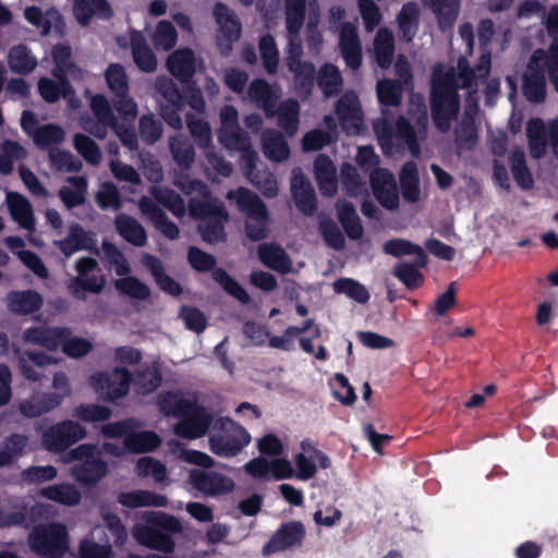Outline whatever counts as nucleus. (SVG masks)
<instances>
[{
  "label": "nucleus",
  "instance_id": "64",
  "mask_svg": "<svg viewBox=\"0 0 558 558\" xmlns=\"http://www.w3.org/2000/svg\"><path fill=\"white\" fill-rule=\"evenodd\" d=\"M162 381L160 369L156 365L146 366L135 373L134 383L144 393L155 391Z\"/></svg>",
  "mask_w": 558,
  "mask_h": 558
},
{
  "label": "nucleus",
  "instance_id": "29",
  "mask_svg": "<svg viewBox=\"0 0 558 558\" xmlns=\"http://www.w3.org/2000/svg\"><path fill=\"white\" fill-rule=\"evenodd\" d=\"M108 472L107 463L100 458L85 460L71 469V475L76 482L85 486L98 483Z\"/></svg>",
  "mask_w": 558,
  "mask_h": 558
},
{
  "label": "nucleus",
  "instance_id": "5",
  "mask_svg": "<svg viewBox=\"0 0 558 558\" xmlns=\"http://www.w3.org/2000/svg\"><path fill=\"white\" fill-rule=\"evenodd\" d=\"M228 197L234 198L238 209L247 217L244 225L247 239L257 242L267 238L269 213L263 199L246 187L230 192Z\"/></svg>",
  "mask_w": 558,
  "mask_h": 558
},
{
  "label": "nucleus",
  "instance_id": "54",
  "mask_svg": "<svg viewBox=\"0 0 558 558\" xmlns=\"http://www.w3.org/2000/svg\"><path fill=\"white\" fill-rule=\"evenodd\" d=\"M258 49L263 65L268 74H275L279 64V50L271 34H265L259 38Z\"/></svg>",
  "mask_w": 558,
  "mask_h": 558
},
{
  "label": "nucleus",
  "instance_id": "50",
  "mask_svg": "<svg viewBox=\"0 0 558 558\" xmlns=\"http://www.w3.org/2000/svg\"><path fill=\"white\" fill-rule=\"evenodd\" d=\"M106 284V280L102 276H85V277H74L70 284L71 294L81 301L86 300L85 292L99 294Z\"/></svg>",
  "mask_w": 558,
  "mask_h": 558
},
{
  "label": "nucleus",
  "instance_id": "34",
  "mask_svg": "<svg viewBox=\"0 0 558 558\" xmlns=\"http://www.w3.org/2000/svg\"><path fill=\"white\" fill-rule=\"evenodd\" d=\"M259 260L268 268L288 272L291 267V260L284 250L274 243H264L257 250Z\"/></svg>",
  "mask_w": 558,
  "mask_h": 558
},
{
  "label": "nucleus",
  "instance_id": "12",
  "mask_svg": "<svg viewBox=\"0 0 558 558\" xmlns=\"http://www.w3.org/2000/svg\"><path fill=\"white\" fill-rule=\"evenodd\" d=\"M92 380L96 391L107 401H114L128 395L133 377L128 368L116 367L111 373H97Z\"/></svg>",
  "mask_w": 558,
  "mask_h": 558
},
{
  "label": "nucleus",
  "instance_id": "51",
  "mask_svg": "<svg viewBox=\"0 0 558 558\" xmlns=\"http://www.w3.org/2000/svg\"><path fill=\"white\" fill-rule=\"evenodd\" d=\"M333 291L337 294H345L351 300L365 304L369 301L371 294L367 288L352 278H340L332 283Z\"/></svg>",
  "mask_w": 558,
  "mask_h": 558
},
{
  "label": "nucleus",
  "instance_id": "39",
  "mask_svg": "<svg viewBox=\"0 0 558 558\" xmlns=\"http://www.w3.org/2000/svg\"><path fill=\"white\" fill-rule=\"evenodd\" d=\"M338 220L345 234L351 240H360L363 235V226L355 207L351 202L343 201L337 205Z\"/></svg>",
  "mask_w": 558,
  "mask_h": 558
},
{
  "label": "nucleus",
  "instance_id": "15",
  "mask_svg": "<svg viewBox=\"0 0 558 558\" xmlns=\"http://www.w3.org/2000/svg\"><path fill=\"white\" fill-rule=\"evenodd\" d=\"M306 535L305 526L301 521L282 523L263 546L262 554L270 556L284 551L294 546H301Z\"/></svg>",
  "mask_w": 558,
  "mask_h": 558
},
{
  "label": "nucleus",
  "instance_id": "57",
  "mask_svg": "<svg viewBox=\"0 0 558 558\" xmlns=\"http://www.w3.org/2000/svg\"><path fill=\"white\" fill-rule=\"evenodd\" d=\"M170 151L174 161L181 169H190L194 162L195 150L193 145L182 136H177L170 141Z\"/></svg>",
  "mask_w": 558,
  "mask_h": 558
},
{
  "label": "nucleus",
  "instance_id": "27",
  "mask_svg": "<svg viewBox=\"0 0 558 558\" xmlns=\"http://www.w3.org/2000/svg\"><path fill=\"white\" fill-rule=\"evenodd\" d=\"M314 174L320 193L331 196L337 190V170L326 154H319L314 160Z\"/></svg>",
  "mask_w": 558,
  "mask_h": 558
},
{
  "label": "nucleus",
  "instance_id": "25",
  "mask_svg": "<svg viewBox=\"0 0 558 558\" xmlns=\"http://www.w3.org/2000/svg\"><path fill=\"white\" fill-rule=\"evenodd\" d=\"M142 262L161 291L171 296H180L182 294V286L166 274L163 264L157 256L144 254Z\"/></svg>",
  "mask_w": 558,
  "mask_h": 558
},
{
  "label": "nucleus",
  "instance_id": "53",
  "mask_svg": "<svg viewBox=\"0 0 558 558\" xmlns=\"http://www.w3.org/2000/svg\"><path fill=\"white\" fill-rule=\"evenodd\" d=\"M114 288L123 295L140 301H146L150 296V289L134 276H126L114 281Z\"/></svg>",
  "mask_w": 558,
  "mask_h": 558
},
{
  "label": "nucleus",
  "instance_id": "35",
  "mask_svg": "<svg viewBox=\"0 0 558 558\" xmlns=\"http://www.w3.org/2000/svg\"><path fill=\"white\" fill-rule=\"evenodd\" d=\"M526 137L531 157L542 158L546 154L547 147V133L542 119L532 118L527 121Z\"/></svg>",
  "mask_w": 558,
  "mask_h": 558
},
{
  "label": "nucleus",
  "instance_id": "38",
  "mask_svg": "<svg viewBox=\"0 0 558 558\" xmlns=\"http://www.w3.org/2000/svg\"><path fill=\"white\" fill-rule=\"evenodd\" d=\"M62 400L63 395L59 392L44 393L40 397L23 402L21 404V412L27 417H37L59 407Z\"/></svg>",
  "mask_w": 558,
  "mask_h": 558
},
{
  "label": "nucleus",
  "instance_id": "52",
  "mask_svg": "<svg viewBox=\"0 0 558 558\" xmlns=\"http://www.w3.org/2000/svg\"><path fill=\"white\" fill-rule=\"evenodd\" d=\"M299 102L294 99L286 100L278 109V125L290 136L299 129Z\"/></svg>",
  "mask_w": 558,
  "mask_h": 558
},
{
  "label": "nucleus",
  "instance_id": "36",
  "mask_svg": "<svg viewBox=\"0 0 558 558\" xmlns=\"http://www.w3.org/2000/svg\"><path fill=\"white\" fill-rule=\"evenodd\" d=\"M375 60L379 68L387 70L391 66L395 53V39L388 28H379L374 39Z\"/></svg>",
  "mask_w": 558,
  "mask_h": 558
},
{
  "label": "nucleus",
  "instance_id": "8",
  "mask_svg": "<svg viewBox=\"0 0 558 558\" xmlns=\"http://www.w3.org/2000/svg\"><path fill=\"white\" fill-rule=\"evenodd\" d=\"M28 543L37 556L62 558L69 548V533L62 523L40 525L29 534Z\"/></svg>",
  "mask_w": 558,
  "mask_h": 558
},
{
  "label": "nucleus",
  "instance_id": "2",
  "mask_svg": "<svg viewBox=\"0 0 558 558\" xmlns=\"http://www.w3.org/2000/svg\"><path fill=\"white\" fill-rule=\"evenodd\" d=\"M429 106L435 128L441 133L448 132L460 110L459 86L453 69L433 74Z\"/></svg>",
  "mask_w": 558,
  "mask_h": 558
},
{
  "label": "nucleus",
  "instance_id": "63",
  "mask_svg": "<svg viewBox=\"0 0 558 558\" xmlns=\"http://www.w3.org/2000/svg\"><path fill=\"white\" fill-rule=\"evenodd\" d=\"M98 207L102 210L112 208L119 210L122 207L121 194L114 183L107 181L95 195Z\"/></svg>",
  "mask_w": 558,
  "mask_h": 558
},
{
  "label": "nucleus",
  "instance_id": "49",
  "mask_svg": "<svg viewBox=\"0 0 558 558\" xmlns=\"http://www.w3.org/2000/svg\"><path fill=\"white\" fill-rule=\"evenodd\" d=\"M68 181L75 187V190L63 186L59 191V197L66 208L72 209L84 204L85 193L87 191V180L84 177H70Z\"/></svg>",
  "mask_w": 558,
  "mask_h": 558
},
{
  "label": "nucleus",
  "instance_id": "44",
  "mask_svg": "<svg viewBox=\"0 0 558 558\" xmlns=\"http://www.w3.org/2000/svg\"><path fill=\"white\" fill-rule=\"evenodd\" d=\"M335 111L342 125L361 120V104L355 92L347 90L342 94L336 102Z\"/></svg>",
  "mask_w": 558,
  "mask_h": 558
},
{
  "label": "nucleus",
  "instance_id": "11",
  "mask_svg": "<svg viewBox=\"0 0 558 558\" xmlns=\"http://www.w3.org/2000/svg\"><path fill=\"white\" fill-rule=\"evenodd\" d=\"M86 429L80 423L66 420L57 423L43 434V444L52 452H62L73 444L85 438Z\"/></svg>",
  "mask_w": 558,
  "mask_h": 558
},
{
  "label": "nucleus",
  "instance_id": "61",
  "mask_svg": "<svg viewBox=\"0 0 558 558\" xmlns=\"http://www.w3.org/2000/svg\"><path fill=\"white\" fill-rule=\"evenodd\" d=\"M105 78L113 96L129 93V81L124 68L120 63H110Z\"/></svg>",
  "mask_w": 558,
  "mask_h": 558
},
{
  "label": "nucleus",
  "instance_id": "16",
  "mask_svg": "<svg viewBox=\"0 0 558 558\" xmlns=\"http://www.w3.org/2000/svg\"><path fill=\"white\" fill-rule=\"evenodd\" d=\"M213 14L217 25L219 26L220 33L226 39V44L218 41L217 45L221 52L227 56L232 49V44L238 41L241 37V22L234 12L222 2H217L214 5Z\"/></svg>",
  "mask_w": 558,
  "mask_h": 558
},
{
  "label": "nucleus",
  "instance_id": "43",
  "mask_svg": "<svg viewBox=\"0 0 558 558\" xmlns=\"http://www.w3.org/2000/svg\"><path fill=\"white\" fill-rule=\"evenodd\" d=\"M317 85L327 98L338 95L343 85L339 69L332 63L323 64L318 71Z\"/></svg>",
  "mask_w": 558,
  "mask_h": 558
},
{
  "label": "nucleus",
  "instance_id": "40",
  "mask_svg": "<svg viewBox=\"0 0 558 558\" xmlns=\"http://www.w3.org/2000/svg\"><path fill=\"white\" fill-rule=\"evenodd\" d=\"M160 444V437L151 430L130 433L123 440L125 450L133 453L151 452Z\"/></svg>",
  "mask_w": 558,
  "mask_h": 558
},
{
  "label": "nucleus",
  "instance_id": "4",
  "mask_svg": "<svg viewBox=\"0 0 558 558\" xmlns=\"http://www.w3.org/2000/svg\"><path fill=\"white\" fill-rule=\"evenodd\" d=\"M23 340L49 351L61 348L62 352L72 359L83 357L93 350V343L89 340L72 336L68 327L33 326L23 331Z\"/></svg>",
  "mask_w": 558,
  "mask_h": 558
},
{
  "label": "nucleus",
  "instance_id": "46",
  "mask_svg": "<svg viewBox=\"0 0 558 558\" xmlns=\"http://www.w3.org/2000/svg\"><path fill=\"white\" fill-rule=\"evenodd\" d=\"M286 28L289 35L298 36L306 15V0H284Z\"/></svg>",
  "mask_w": 558,
  "mask_h": 558
},
{
  "label": "nucleus",
  "instance_id": "62",
  "mask_svg": "<svg viewBox=\"0 0 558 558\" xmlns=\"http://www.w3.org/2000/svg\"><path fill=\"white\" fill-rule=\"evenodd\" d=\"M49 159L51 167L58 171L78 172L83 167L82 161L68 150L50 148Z\"/></svg>",
  "mask_w": 558,
  "mask_h": 558
},
{
  "label": "nucleus",
  "instance_id": "6",
  "mask_svg": "<svg viewBox=\"0 0 558 558\" xmlns=\"http://www.w3.org/2000/svg\"><path fill=\"white\" fill-rule=\"evenodd\" d=\"M172 413L180 421L174 433L184 439H197L206 435L211 423V413L195 400L179 398L174 401Z\"/></svg>",
  "mask_w": 558,
  "mask_h": 558
},
{
  "label": "nucleus",
  "instance_id": "14",
  "mask_svg": "<svg viewBox=\"0 0 558 558\" xmlns=\"http://www.w3.org/2000/svg\"><path fill=\"white\" fill-rule=\"evenodd\" d=\"M522 95L531 104H543L547 97V77L536 56H531L522 73Z\"/></svg>",
  "mask_w": 558,
  "mask_h": 558
},
{
  "label": "nucleus",
  "instance_id": "19",
  "mask_svg": "<svg viewBox=\"0 0 558 558\" xmlns=\"http://www.w3.org/2000/svg\"><path fill=\"white\" fill-rule=\"evenodd\" d=\"M339 48L347 66L353 71L359 70L363 60L362 46L357 29L350 22H344L341 25Z\"/></svg>",
  "mask_w": 558,
  "mask_h": 558
},
{
  "label": "nucleus",
  "instance_id": "17",
  "mask_svg": "<svg viewBox=\"0 0 558 558\" xmlns=\"http://www.w3.org/2000/svg\"><path fill=\"white\" fill-rule=\"evenodd\" d=\"M371 187L375 198L386 209L399 207L398 186L393 174L388 169H377L369 175Z\"/></svg>",
  "mask_w": 558,
  "mask_h": 558
},
{
  "label": "nucleus",
  "instance_id": "47",
  "mask_svg": "<svg viewBox=\"0 0 558 558\" xmlns=\"http://www.w3.org/2000/svg\"><path fill=\"white\" fill-rule=\"evenodd\" d=\"M288 69L293 73L299 93L311 94L315 83L314 64L311 61H292Z\"/></svg>",
  "mask_w": 558,
  "mask_h": 558
},
{
  "label": "nucleus",
  "instance_id": "7",
  "mask_svg": "<svg viewBox=\"0 0 558 558\" xmlns=\"http://www.w3.org/2000/svg\"><path fill=\"white\" fill-rule=\"evenodd\" d=\"M190 266L198 272H211V278L231 296L242 304H248L251 298L247 291L223 268L216 267L217 259L213 254L204 252L197 246H191L187 251Z\"/></svg>",
  "mask_w": 558,
  "mask_h": 558
},
{
  "label": "nucleus",
  "instance_id": "9",
  "mask_svg": "<svg viewBox=\"0 0 558 558\" xmlns=\"http://www.w3.org/2000/svg\"><path fill=\"white\" fill-rule=\"evenodd\" d=\"M218 425L221 433L211 435L208 440L209 449L214 454L225 458L234 457L250 444L251 436L247 430L232 420L220 418L215 427Z\"/></svg>",
  "mask_w": 558,
  "mask_h": 558
},
{
  "label": "nucleus",
  "instance_id": "48",
  "mask_svg": "<svg viewBox=\"0 0 558 558\" xmlns=\"http://www.w3.org/2000/svg\"><path fill=\"white\" fill-rule=\"evenodd\" d=\"M510 169L513 179L519 187L522 190H530L533 187V175L526 165L525 155L522 150H513L509 156Z\"/></svg>",
  "mask_w": 558,
  "mask_h": 558
},
{
  "label": "nucleus",
  "instance_id": "30",
  "mask_svg": "<svg viewBox=\"0 0 558 558\" xmlns=\"http://www.w3.org/2000/svg\"><path fill=\"white\" fill-rule=\"evenodd\" d=\"M52 75L56 81L49 77H41L38 81V92L45 101L53 104L61 97L66 98L68 96L74 94V89L69 81V77L63 76V74H57L53 72Z\"/></svg>",
  "mask_w": 558,
  "mask_h": 558
},
{
  "label": "nucleus",
  "instance_id": "23",
  "mask_svg": "<svg viewBox=\"0 0 558 558\" xmlns=\"http://www.w3.org/2000/svg\"><path fill=\"white\" fill-rule=\"evenodd\" d=\"M140 208L149 218L154 227L167 239L177 240L180 236V229L177 223L170 220L167 214L151 199L143 197L140 201Z\"/></svg>",
  "mask_w": 558,
  "mask_h": 558
},
{
  "label": "nucleus",
  "instance_id": "59",
  "mask_svg": "<svg viewBox=\"0 0 558 558\" xmlns=\"http://www.w3.org/2000/svg\"><path fill=\"white\" fill-rule=\"evenodd\" d=\"M51 56L54 63L53 73L63 74L68 77L70 73L77 69L73 62L72 49L69 45L61 43L54 45Z\"/></svg>",
  "mask_w": 558,
  "mask_h": 558
},
{
  "label": "nucleus",
  "instance_id": "60",
  "mask_svg": "<svg viewBox=\"0 0 558 558\" xmlns=\"http://www.w3.org/2000/svg\"><path fill=\"white\" fill-rule=\"evenodd\" d=\"M73 145L76 151L87 163L97 166L101 160V151L97 143L89 136L77 133L74 135Z\"/></svg>",
  "mask_w": 558,
  "mask_h": 558
},
{
  "label": "nucleus",
  "instance_id": "3",
  "mask_svg": "<svg viewBox=\"0 0 558 558\" xmlns=\"http://www.w3.org/2000/svg\"><path fill=\"white\" fill-rule=\"evenodd\" d=\"M142 523L134 524L133 537L138 544L153 550L168 555L173 553L175 542L173 534L181 532L180 521L172 514L160 511H145Z\"/></svg>",
  "mask_w": 558,
  "mask_h": 558
},
{
  "label": "nucleus",
  "instance_id": "22",
  "mask_svg": "<svg viewBox=\"0 0 558 558\" xmlns=\"http://www.w3.org/2000/svg\"><path fill=\"white\" fill-rule=\"evenodd\" d=\"M44 304L41 294L35 290L10 291L7 294V307L15 315H32Z\"/></svg>",
  "mask_w": 558,
  "mask_h": 558
},
{
  "label": "nucleus",
  "instance_id": "31",
  "mask_svg": "<svg viewBox=\"0 0 558 558\" xmlns=\"http://www.w3.org/2000/svg\"><path fill=\"white\" fill-rule=\"evenodd\" d=\"M117 500L123 507L131 509L141 507H166L168 505V498L165 495L143 489L122 492L118 495Z\"/></svg>",
  "mask_w": 558,
  "mask_h": 558
},
{
  "label": "nucleus",
  "instance_id": "21",
  "mask_svg": "<svg viewBox=\"0 0 558 558\" xmlns=\"http://www.w3.org/2000/svg\"><path fill=\"white\" fill-rule=\"evenodd\" d=\"M54 245L59 251L69 258L74 253L83 250H92L95 246L94 235L77 222H73L70 228L68 235L62 239L54 241Z\"/></svg>",
  "mask_w": 558,
  "mask_h": 558
},
{
  "label": "nucleus",
  "instance_id": "56",
  "mask_svg": "<svg viewBox=\"0 0 558 558\" xmlns=\"http://www.w3.org/2000/svg\"><path fill=\"white\" fill-rule=\"evenodd\" d=\"M377 98L381 105L397 107L401 104V83L399 80L383 78L377 82Z\"/></svg>",
  "mask_w": 558,
  "mask_h": 558
},
{
  "label": "nucleus",
  "instance_id": "32",
  "mask_svg": "<svg viewBox=\"0 0 558 558\" xmlns=\"http://www.w3.org/2000/svg\"><path fill=\"white\" fill-rule=\"evenodd\" d=\"M117 232L130 244L142 247L147 243V233L144 227L132 216L119 214L114 218Z\"/></svg>",
  "mask_w": 558,
  "mask_h": 558
},
{
  "label": "nucleus",
  "instance_id": "24",
  "mask_svg": "<svg viewBox=\"0 0 558 558\" xmlns=\"http://www.w3.org/2000/svg\"><path fill=\"white\" fill-rule=\"evenodd\" d=\"M167 68L181 83L193 82L192 78L195 73L194 52L189 48L173 51L167 59Z\"/></svg>",
  "mask_w": 558,
  "mask_h": 558
},
{
  "label": "nucleus",
  "instance_id": "13",
  "mask_svg": "<svg viewBox=\"0 0 558 558\" xmlns=\"http://www.w3.org/2000/svg\"><path fill=\"white\" fill-rule=\"evenodd\" d=\"M189 482L194 489L209 497L227 495L233 492L235 486L231 477L216 471L201 469L190 472Z\"/></svg>",
  "mask_w": 558,
  "mask_h": 558
},
{
  "label": "nucleus",
  "instance_id": "28",
  "mask_svg": "<svg viewBox=\"0 0 558 558\" xmlns=\"http://www.w3.org/2000/svg\"><path fill=\"white\" fill-rule=\"evenodd\" d=\"M8 209L14 221L27 231H34L36 220L31 202L20 193L11 192L7 196Z\"/></svg>",
  "mask_w": 558,
  "mask_h": 558
},
{
  "label": "nucleus",
  "instance_id": "41",
  "mask_svg": "<svg viewBox=\"0 0 558 558\" xmlns=\"http://www.w3.org/2000/svg\"><path fill=\"white\" fill-rule=\"evenodd\" d=\"M247 94L253 101L264 109L267 117L275 114L276 99L267 81L263 78L253 80Z\"/></svg>",
  "mask_w": 558,
  "mask_h": 558
},
{
  "label": "nucleus",
  "instance_id": "33",
  "mask_svg": "<svg viewBox=\"0 0 558 558\" xmlns=\"http://www.w3.org/2000/svg\"><path fill=\"white\" fill-rule=\"evenodd\" d=\"M8 63L13 73L26 75L32 73L38 62L31 49L25 44H19L10 48Z\"/></svg>",
  "mask_w": 558,
  "mask_h": 558
},
{
  "label": "nucleus",
  "instance_id": "26",
  "mask_svg": "<svg viewBox=\"0 0 558 558\" xmlns=\"http://www.w3.org/2000/svg\"><path fill=\"white\" fill-rule=\"evenodd\" d=\"M130 44L136 66L146 73L154 72L157 69V58L142 32L133 29L130 34Z\"/></svg>",
  "mask_w": 558,
  "mask_h": 558
},
{
  "label": "nucleus",
  "instance_id": "58",
  "mask_svg": "<svg viewBox=\"0 0 558 558\" xmlns=\"http://www.w3.org/2000/svg\"><path fill=\"white\" fill-rule=\"evenodd\" d=\"M185 120L190 134L197 146L202 148L211 146V131L209 123L203 119L196 118L191 112L186 113Z\"/></svg>",
  "mask_w": 558,
  "mask_h": 558
},
{
  "label": "nucleus",
  "instance_id": "42",
  "mask_svg": "<svg viewBox=\"0 0 558 558\" xmlns=\"http://www.w3.org/2000/svg\"><path fill=\"white\" fill-rule=\"evenodd\" d=\"M424 5L429 8L436 15L440 27H450L456 22L459 10L460 0H422Z\"/></svg>",
  "mask_w": 558,
  "mask_h": 558
},
{
  "label": "nucleus",
  "instance_id": "10",
  "mask_svg": "<svg viewBox=\"0 0 558 558\" xmlns=\"http://www.w3.org/2000/svg\"><path fill=\"white\" fill-rule=\"evenodd\" d=\"M156 93L160 96L159 113L165 122L174 130L182 129L181 111L186 105V97L180 92L172 78L159 76L155 83Z\"/></svg>",
  "mask_w": 558,
  "mask_h": 558
},
{
  "label": "nucleus",
  "instance_id": "20",
  "mask_svg": "<svg viewBox=\"0 0 558 558\" xmlns=\"http://www.w3.org/2000/svg\"><path fill=\"white\" fill-rule=\"evenodd\" d=\"M291 194L298 209L306 216H313L317 210L315 191L308 179L300 169L293 170L291 178Z\"/></svg>",
  "mask_w": 558,
  "mask_h": 558
},
{
  "label": "nucleus",
  "instance_id": "1",
  "mask_svg": "<svg viewBox=\"0 0 558 558\" xmlns=\"http://www.w3.org/2000/svg\"><path fill=\"white\" fill-rule=\"evenodd\" d=\"M190 185L202 195V198L191 197L189 199L191 217L201 221L198 232L202 239L209 244L226 242L225 223L228 221L229 215L225 205L217 198H213L209 187L201 180H193Z\"/></svg>",
  "mask_w": 558,
  "mask_h": 558
},
{
  "label": "nucleus",
  "instance_id": "37",
  "mask_svg": "<svg viewBox=\"0 0 558 558\" xmlns=\"http://www.w3.org/2000/svg\"><path fill=\"white\" fill-rule=\"evenodd\" d=\"M263 151L274 161H284L289 158L290 148L282 134L276 130H266L262 136Z\"/></svg>",
  "mask_w": 558,
  "mask_h": 558
},
{
  "label": "nucleus",
  "instance_id": "45",
  "mask_svg": "<svg viewBox=\"0 0 558 558\" xmlns=\"http://www.w3.org/2000/svg\"><path fill=\"white\" fill-rule=\"evenodd\" d=\"M40 496L65 506H75L81 501V493L72 484H54L41 488Z\"/></svg>",
  "mask_w": 558,
  "mask_h": 558
},
{
  "label": "nucleus",
  "instance_id": "55",
  "mask_svg": "<svg viewBox=\"0 0 558 558\" xmlns=\"http://www.w3.org/2000/svg\"><path fill=\"white\" fill-rule=\"evenodd\" d=\"M64 140V130L53 123L44 124L34 132L33 141L40 149L50 148L53 145L62 143Z\"/></svg>",
  "mask_w": 558,
  "mask_h": 558
},
{
  "label": "nucleus",
  "instance_id": "18",
  "mask_svg": "<svg viewBox=\"0 0 558 558\" xmlns=\"http://www.w3.org/2000/svg\"><path fill=\"white\" fill-rule=\"evenodd\" d=\"M492 68L490 53L481 54L475 68H472L465 57L458 60V73L456 78L459 89H471L477 85V81H486L489 76Z\"/></svg>",
  "mask_w": 558,
  "mask_h": 558
}]
</instances>
